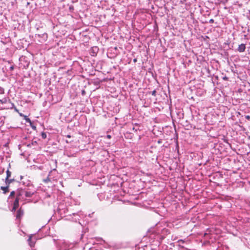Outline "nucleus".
Instances as JSON below:
<instances>
[{
	"label": "nucleus",
	"mask_w": 250,
	"mask_h": 250,
	"mask_svg": "<svg viewBox=\"0 0 250 250\" xmlns=\"http://www.w3.org/2000/svg\"><path fill=\"white\" fill-rule=\"evenodd\" d=\"M247 118L248 119H249V118H250V117H249V116H248L247 117Z\"/></svg>",
	"instance_id": "obj_17"
},
{
	"label": "nucleus",
	"mask_w": 250,
	"mask_h": 250,
	"mask_svg": "<svg viewBox=\"0 0 250 250\" xmlns=\"http://www.w3.org/2000/svg\"><path fill=\"white\" fill-rule=\"evenodd\" d=\"M31 235H30L29 236V238H28V244L29 245V246H31Z\"/></svg>",
	"instance_id": "obj_9"
},
{
	"label": "nucleus",
	"mask_w": 250,
	"mask_h": 250,
	"mask_svg": "<svg viewBox=\"0 0 250 250\" xmlns=\"http://www.w3.org/2000/svg\"><path fill=\"white\" fill-rule=\"evenodd\" d=\"M14 69V67L13 66H11L10 67V69L12 70H13Z\"/></svg>",
	"instance_id": "obj_15"
},
{
	"label": "nucleus",
	"mask_w": 250,
	"mask_h": 250,
	"mask_svg": "<svg viewBox=\"0 0 250 250\" xmlns=\"http://www.w3.org/2000/svg\"><path fill=\"white\" fill-rule=\"evenodd\" d=\"M0 188L2 190H3V193L4 194H5L6 193H7L9 191L8 186H7L6 187H1Z\"/></svg>",
	"instance_id": "obj_6"
},
{
	"label": "nucleus",
	"mask_w": 250,
	"mask_h": 250,
	"mask_svg": "<svg viewBox=\"0 0 250 250\" xmlns=\"http://www.w3.org/2000/svg\"><path fill=\"white\" fill-rule=\"evenodd\" d=\"M6 102H7V100H6V99H5V98H4V99H2V100H0V102L1 104H5V103H6Z\"/></svg>",
	"instance_id": "obj_10"
},
{
	"label": "nucleus",
	"mask_w": 250,
	"mask_h": 250,
	"mask_svg": "<svg viewBox=\"0 0 250 250\" xmlns=\"http://www.w3.org/2000/svg\"><path fill=\"white\" fill-rule=\"evenodd\" d=\"M19 193H21V195L24 194L26 197H30L31 193L30 192L26 191H22L21 192Z\"/></svg>",
	"instance_id": "obj_7"
},
{
	"label": "nucleus",
	"mask_w": 250,
	"mask_h": 250,
	"mask_svg": "<svg viewBox=\"0 0 250 250\" xmlns=\"http://www.w3.org/2000/svg\"><path fill=\"white\" fill-rule=\"evenodd\" d=\"M32 128L33 129H35V130L36 129V127L35 126H34V125H32Z\"/></svg>",
	"instance_id": "obj_14"
},
{
	"label": "nucleus",
	"mask_w": 250,
	"mask_h": 250,
	"mask_svg": "<svg viewBox=\"0 0 250 250\" xmlns=\"http://www.w3.org/2000/svg\"><path fill=\"white\" fill-rule=\"evenodd\" d=\"M155 93H156V91L155 90H154L153 91H152V95H155Z\"/></svg>",
	"instance_id": "obj_12"
},
{
	"label": "nucleus",
	"mask_w": 250,
	"mask_h": 250,
	"mask_svg": "<svg viewBox=\"0 0 250 250\" xmlns=\"http://www.w3.org/2000/svg\"><path fill=\"white\" fill-rule=\"evenodd\" d=\"M15 192L14 191H12L11 192L9 196V199H10L12 197H13L15 196Z\"/></svg>",
	"instance_id": "obj_8"
},
{
	"label": "nucleus",
	"mask_w": 250,
	"mask_h": 250,
	"mask_svg": "<svg viewBox=\"0 0 250 250\" xmlns=\"http://www.w3.org/2000/svg\"><path fill=\"white\" fill-rule=\"evenodd\" d=\"M21 195V193H19L17 195L16 198L13 203V207L12 209V211H15L19 207V200H20V196Z\"/></svg>",
	"instance_id": "obj_1"
},
{
	"label": "nucleus",
	"mask_w": 250,
	"mask_h": 250,
	"mask_svg": "<svg viewBox=\"0 0 250 250\" xmlns=\"http://www.w3.org/2000/svg\"><path fill=\"white\" fill-rule=\"evenodd\" d=\"M42 138L45 139L46 137V135L45 133L42 132Z\"/></svg>",
	"instance_id": "obj_11"
},
{
	"label": "nucleus",
	"mask_w": 250,
	"mask_h": 250,
	"mask_svg": "<svg viewBox=\"0 0 250 250\" xmlns=\"http://www.w3.org/2000/svg\"><path fill=\"white\" fill-rule=\"evenodd\" d=\"M246 49L245 45L244 44H241L239 45L238 50L240 52H243Z\"/></svg>",
	"instance_id": "obj_4"
},
{
	"label": "nucleus",
	"mask_w": 250,
	"mask_h": 250,
	"mask_svg": "<svg viewBox=\"0 0 250 250\" xmlns=\"http://www.w3.org/2000/svg\"><path fill=\"white\" fill-rule=\"evenodd\" d=\"M213 20H210V22H213Z\"/></svg>",
	"instance_id": "obj_16"
},
{
	"label": "nucleus",
	"mask_w": 250,
	"mask_h": 250,
	"mask_svg": "<svg viewBox=\"0 0 250 250\" xmlns=\"http://www.w3.org/2000/svg\"><path fill=\"white\" fill-rule=\"evenodd\" d=\"M67 137L70 138V135H68V136H67Z\"/></svg>",
	"instance_id": "obj_18"
},
{
	"label": "nucleus",
	"mask_w": 250,
	"mask_h": 250,
	"mask_svg": "<svg viewBox=\"0 0 250 250\" xmlns=\"http://www.w3.org/2000/svg\"><path fill=\"white\" fill-rule=\"evenodd\" d=\"M107 138H108V139H110L111 138V136L110 135H107Z\"/></svg>",
	"instance_id": "obj_13"
},
{
	"label": "nucleus",
	"mask_w": 250,
	"mask_h": 250,
	"mask_svg": "<svg viewBox=\"0 0 250 250\" xmlns=\"http://www.w3.org/2000/svg\"><path fill=\"white\" fill-rule=\"evenodd\" d=\"M227 1V0H225V1Z\"/></svg>",
	"instance_id": "obj_20"
},
{
	"label": "nucleus",
	"mask_w": 250,
	"mask_h": 250,
	"mask_svg": "<svg viewBox=\"0 0 250 250\" xmlns=\"http://www.w3.org/2000/svg\"><path fill=\"white\" fill-rule=\"evenodd\" d=\"M21 180L23 185L26 187H29L31 185V181L29 180L26 176L21 177Z\"/></svg>",
	"instance_id": "obj_2"
},
{
	"label": "nucleus",
	"mask_w": 250,
	"mask_h": 250,
	"mask_svg": "<svg viewBox=\"0 0 250 250\" xmlns=\"http://www.w3.org/2000/svg\"><path fill=\"white\" fill-rule=\"evenodd\" d=\"M29 123L30 124H31V122L29 120Z\"/></svg>",
	"instance_id": "obj_19"
},
{
	"label": "nucleus",
	"mask_w": 250,
	"mask_h": 250,
	"mask_svg": "<svg viewBox=\"0 0 250 250\" xmlns=\"http://www.w3.org/2000/svg\"><path fill=\"white\" fill-rule=\"evenodd\" d=\"M23 212L20 208L17 211V214H16V218L20 219L21 216L23 215Z\"/></svg>",
	"instance_id": "obj_5"
},
{
	"label": "nucleus",
	"mask_w": 250,
	"mask_h": 250,
	"mask_svg": "<svg viewBox=\"0 0 250 250\" xmlns=\"http://www.w3.org/2000/svg\"><path fill=\"white\" fill-rule=\"evenodd\" d=\"M11 175V172L9 170H7L6 171V178L5 179V183L6 184H9L12 181V179H9Z\"/></svg>",
	"instance_id": "obj_3"
}]
</instances>
